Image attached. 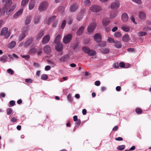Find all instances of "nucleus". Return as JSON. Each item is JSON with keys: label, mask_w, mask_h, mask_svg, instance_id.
<instances>
[{"label": "nucleus", "mask_w": 151, "mask_h": 151, "mask_svg": "<svg viewBox=\"0 0 151 151\" xmlns=\"http://www.w3.org/2000/svg\"><path fill=\"white\" fill-rule=\"evenodd\" d=\"M73 22V19L70 17H69L68 18V23L69 24H71Z\"/></svg>", "instance_id": "nucleus-51"}, {"label": "nucleus", "mask_w": 151, "mask_h": 151, "mask_svg": "<svg viewBox=\"0 0 151 151\" xmlns=\"http://www.w3.org/2000/svg\"><path fill=\"white\" fill-rule=\"evenodd\" d=\"M17 119L14 117H13L11 119V121L13 122H17Z\"/></svg>", "instance_id": "nucleus-62"}, {"label": "nucleus", "mask_w": 151, "mask_h": 151, "mask_svg": "<svg viewBox=\"0 0 151 151\" xmlns=\"http://www.w3.org/2000/svg\"><path fill=\"white\" fill-rule=\"evenodd\" d=\"M119 6V4L118 1L112 3L111 5V7L112 9H117Z\"/></svg>", "instance_id": "nucleus-12"}, {"label": "nucleus", "mask_w": 151, "mask_h": 151, "mask_svg": "<svg viewBox=\"0 0 151 151\" xmlns=\"http://www.w3.org/2000/svg\"><path fill=\"white\" fill-rule=\"evenodd\" d=\"M107 41L108 42L111 43L115 42V41L114 40L113 38L110 37H109L108 38Z\"/></svg>", "instance_id": "nucleus-44"}, {"label": "nucleus", "mask_w": 151, "mask_h": 151, "mask_svg": "<svg viewBox=\"0 0 151 151\" xmlns=\"http://www.w3.org/2000/svg\"><path fill=\"white\" fill-rule=\"evenodd\" d=\"M125 65L124 63L122 62H121L119 63V66L121 68H125Z\"/></svg>", "instance_id": "nucleus-55"}, {"label": "nucleus", "mask_w": 151, "mask_h": 151, "mask_svg": "<svg viewBox=\"0 0 151 151\" xmlns=\"http://www.w3.org/2000/svg\"><path fill=\"white\" fill-rule=\"evenodd\" d=\"M147 33L145 32H139L138 33V35L139 36H145L147 35Z\"/></svg>", "instance_id": "nucleus-39"}, {"label": "nucleus", "mask_w": 151, "mask_h": 151, "mask_svg": "<svg viewBox=\"0 0 151 151\" xmlns=\"http://www.w3.org/2000/svg\"><path fill=\"white\" fill-rule=\"evenodd\" d=\"M10 32L8 31V28L6 27L2 28L1 31V35H4L5 38H7L10 35Z\"/></svg>", "instance_id": "nucleus-4"}, {"label": "nucleus", "mask_w": 151, "mask_h": 151, "mask_svg": "<svg viewBox=\"0 0 151 151\" xmlns=\"http://www.w3.org/2000/svg\"><path fill=\"white\" fill-rule=\"evenodd\" d=\"M67 97L68 100L70 101H71L73 100L71 95L70 94H68L67 95Z\"/></svg>", "instance_id": "nucleus-49"}, {"label": "nucleus", "mask_w": 151, "mask_h": 151, "mask_svg": "<svg viewBox=\"0 0 151 151\" xmlns=\"http://www.w3.org/2000/svg\"><path fill=\"white\" fill-rule=\"evenodd\" d=\"M26 35L25 33H22L21 34L19 37L18 40L19 41H22L25 37Z\"/></svg>", "instance_id": "nucleus-31"}, {"label": "nucleus", "mask_w": 151, "mask_h": 151, "mask_svg": "<svg viewBox=\"0 0 151 151\" xmlns=\"http://www.w3.org/2000/svg\"><path fill=\"white\" fill-rule=\"evenodd\" d=\"M96 27V24L95 23H92L88 26V31L89 32H92L94 30Z\"/></svg>", "instance_id": "nucleus-8"}, {"label": "nucleus", "mask_w": 151, "mask_h": 151, "mask_svg": "<svg viewBox=\"0 0 151 151\" xmlns=\"http://www.w3.org/2000/svg\"><path fill=\"white\" fill-rule=\"evenodd\" d=\"M114 35L115 37L118 38L122 36L121 33L119 32H116Z\"/></svg>", "instance_id": "nucleus-38"}, {"label": "nucleus", "mask_w": 151, "mask_h": 151, "mask_svg": "<svg viewBox=\"0 0 151 151\" xmlns=\"http://www.w3.org/2000/svg\"><path fill=\"white\" fill-rule=\"evenodd\" d=\"M48 76L46 74H43L41 76V78L43 80H46L48 78Z\"/></svg>", "instance_id": "nucleus-43"}, {"label": "nucleus", "mask_w": 151, "mask_h": 151, "mask_svg": "<svg viewBox=\"0 0 151 151\" xmlns=\"http://www.w3.org/2000/svg\"><path fill=\"white\" fill-rule=\"evenodd\" d=\"M83 51L85 53H88L89 51H90L89 48L87 47H84L82 48Z\"/></svg>", "instance_id": "nucleus-32"}, {"label": "nucleus", "mask_w": 151, "mask_h": 151, "mask_svg": "<svg viewBox=\"0 0 151 151\" xmlns=\"http://www.w3.org/2000/svg\"><path fill=\"white\" fill-rule=\"evenodd\" d=\"M66 22L65 20L63 21L61 26V27L62 29H63L65 27V24H66Z\"/></svg>", "instance_id": "nucleus-45"}, {"label": "nucleus", "mask_w": 151, "mask_h": 151, "mask_svg": "<svg viewBox=\"0 0 151 151\" xmlns=\"http://www.w3.org/2000/svg\"><path fill=\"white\" fill-rule=\"evenodd\" d=\"M33 39L32 38L28 39L25 42L24 46L25 47H27L32 45L33 42Z\"/></svg>", "instance_id": "nucleus-9"}, {"label": "nucleus", "mask_w": 151, "mask_h": 151, "mask_svg": "<svg viewBox=\"0 0 151 151\" xmlns=\"http://www.w3.org/2000/svg\"><path fill=\"white\" fill-rule=\"evenodd\" d=\"M61 39V36L60 35H58L55 40L54 42L56 44L60 43V41Z\"/></svg>", "instance_id": "nucleus-23"}, {"label": "nucleus", "mask_w": 151, "mask_h": 151, "mask_svg": "<svg viewBox=\"0 0 151 151\" xmlns=\"http://www.w3.org/2000/svg\"><path fill=\"white\" fill-rule=\"evenodd\" d=\"M57 45L55 46V49L58 52L61 51L63 49V45L61 43H59L56 44Z\"/></svg>", "instance_id": "nucleus-13"}, {"label": "nucleus", "mask_w": 151, "mask_h": 151, "mask_svg": "<svg viewBox=\"0 0 151 151\" xmlns=\"http://www.w3.org/2000/svg\"><path fill=\"white\" fill-rule=\"evenodd\" d=\"M102 24L104 26H106L109 24L110 21L107 19H104L102 22Z\"/></svg>", "instance_id": "nucleus-24"}, {"label": "nucleus", "mask_w": 151, "mask_h": 151, "mask_svg": "<svg viewBox=\"0 0 151 151\" xmlns=\"http://www.w3.org/2000/svg\"><path fill=\"white\" fill-rule=\"evenodd\" d=\"M139 16L141 19H145L146 15L145 13L142 12H140L139 13Z\"/></svg>", "instance_id": "nucleus-25"}, {"label": "nucleus", "mask_w": 151, "mask_h": 151, "mask_svg": "<svg viewBox=\"0 0 151 151\" xmlns=\"http://www.w3.org/2000/svg\"><path fill=\"white\" fill-rule=\"evenodd\" d=\"M113 67L115 68H118L119 66V64L118 62H116L113 65Z\"/></svg>", "instance_id": "nucleus-50"}, {"label": "nucleus", "mask_w": 151, "mask_h": 151, "mask_svg": "<svg viewBox=\"0 0 151 151\" xmlns=\"http://www.w3.org/2000/svg\"><path fill=\"white\" fill-rule=\"evenodd\" d=\"M12 0H8L2 10L0 8V16L3 15L5 12L6 14H9L12 12L15 8L14 5L12 6Z\"/></svg>", "instance_id": "nucleus-1"}, {"label": "nucleus", "mask_w": 151, "mask_h": 151, "mask_svg": "<svg viewBox=\"0 0 151 151\" xmlns=\"http://www.w3.org/2000/svg\"><path fill=\"white\" fill-rule=\"evenodd\" d=\"M40 17L39 16H36L35 17L34 20V22L35 24L38 23L40 21Z\"/></svg>", "instance_id": "nucleus-33"}, {"label": "nucleus", "mask_w": 151, "mask_h": 151, "mask_svg": "<svg viewBox=\"0 0 151 151\" xmlns=\"http://www.w3.org/2000/svg\"><path fill=\"white\" fill-rule=\"evenodd\" d=\"M7 58L6 55H3L0 58V60L2 62L5 63L6 61Z\"/></svg>", "instance_id": "nucleus-26"}, {"label": "nucleus", "mask_w": 151, "mask_h": 151, "mask_svg": "<svg viewBox=\"0 0 151 151\" xmlns=\"http://www.w3.org/2000/svg\"><path fill=\"white\" fill-rule=\"evenodd\" d=\"M130 40L129 36L128 34H126L123 36L122 40L124 42H128Z\"/></svg>", "instance_id": "nucleus-18"}, {"label": "nucleus", "mask_w": 151, "mask_h": 151, "mask_svg": "<svg viewBox=\"0 0 151 151\" xmlns=\"http://www.w3.org/2000/svg\"><path fill=\"white\" fill-rule=\"evenodd\" d=\"M135 112L137 114H140L142 113V110L141 108H137L135 109Z\"/></svg>", "instance_id": "nucleus-36"}, {"label": "nucleus", "mask_w": 151, "mask_h": 151, "mask_svg": "<svg viewBox=\"0 0 151 151\" xmlns=\"http://www.w3.org/2000/svg\"><path fill=\"white\" fill-rule=\"evenodd\" d=\"M115 139L117 141H122L123 140V138L120 137H118L116 138Z\"/></svg>", "instance_id": "nucleus-64"}, {"label": "nucleus", "mask_w": 151, "mask_h": 151, "mask_svg": "<svg viewBox=\"0 0 151 151\" xmlns=\"http://www.w3.org/2000/svg\"><path fill=\"white\" fill-rule=\"evenodd\" d=\"M23 11L22 9H19L14 15V17L15 18H16L19 16L21 15Z\"/></svg>", "instance_id": "nucleus-19"}, {"label": "nucleus", "mask_w": 151, "mask_h": 151, "mask_svg": "<svg viewBox=\"0 0 151 151\" xmlns=\"http://www.w3.org/2000/svg\"><path fill=\"white\" fill-rule=\"evenodd\" d=\"M6 113L8 115H10L12 111V109L11 108H9L6 110Z\"/></svg>", "instance_id": "nucleus-40"}, {"label": "nucleus", "mask_w": 151, "mask_h": 151, "mask_svg": "<svg viewBox=\"0 0 151 151\" xmlns=\"http://www.w3.org/2000/svg\"><path fill=\"white\" fill-rule=\"evenodd\" d=\"M87 54L90 56H93L96 55V52L94 50L90 49V51H89L88 53Z\"/></svg>", "instance_id": "nucleus-29"}, {"label": "nucleus", "mask_w": 151, "mask_h": 151, "mask_svg": "<svg viewBox=\"0 0 151 151\" xmlns=\"http://www.w3.org/2000/svg\"><path fill=\"white\" fill-rule=\"evenodd\" d=\"M51 69L50 66L49 65H47L45 67V70L46 71L50 70Z\"/></svg>", "instance_id": "nucleus-57"}, {"label": "nucleus", "mask_w": 151, "mask_h": 151, "mask_svg": "<svg viewBox=\"0 0 151 151\" xmlns=\"http://www.w3.org/2000/svg\"><path fill=\"white\" fill-rule=\"evenodd\" d=\"M125 147V146L124 145H120L117 147V149L119 150H124Z\"/></svg>", "instance_id": "nucleus-42"}, {"label": "nucleus", "mask_w": 151, "mask_h": 151, "mask_svg": "<svg viewBox=\"0 0 151 151\" xmlns=\"http://www.w3.org/2000/svg\"><path fill=\"white\" fill-rule=\"evenodd\" d=\"M50 39V36L48 35H45L43 37L42 41V43L43 44H45L47 43Z\"/></svg>", "instance_id": "nucleus-6"}, {"label": "nucleus", "mask_w": 151, "mask_h": 151, "mask_svg": "<svg viewBox=\"0 0 151 151\" xmlns=\"http://www.w3.org/2000/svg\"><path fill=\"white\" fill-rule=\"evenodd\" d=\"M121 29L125 32H129L130 31L129 27L127 26H122L121 27Z\"/></svg>", "instance_id": "nucleus-22"}, {"label": "nucleus", "mask_w": 151, "mask_h": 151, "mask_svg": "<svg viewBox=\"0 0 151 151\" xmlns=\"http://www.w3.org/2000/svg\"><path fill=\"white\" fill-rule=\"evenodd\" d=\"M128 16L126 13H124L122 14L121 16V19L123 22H127L128 21Z\"/></svg>", "instance_id": "nucleus-11"}, {"label": "nucleus", "mask_w": 151, "mask_h": 151, "mask_svg": "<svg viewBox=\"0 0 151 151\" xmlns=\"http://www.w3.org/2000/svg\"><path fill=\"white\" fill-rule=\"evenodd\" d=\"M101 52L104 54H107L109 52V50L107 48H104L100 49Z\"/></svg>", "instance_id": "nucleus-27"}, {"label": "nucleus", "mask_w": 151, "mask_h": 151, "mask_svg": "<svg viewBox=\"0 0 151 151\" xmlns=\"http://www.w3.org/2000/svg\"><path fill=\"white\" fill-rule=\"evenodd\" d=\"M83 4L86 6H89L91 4V1L89 0H86L84 1Z\"/></svg>", "instance_id": "nucleus-34"}, {"label": "nucleus", "mask_w": 151, "mask_h": 151, "mask_svg": "<svg viewBox=\"0 0 151 151\" xmlns=\"http://www.w3.org/2000/svg\"><path fill=\"white\" fill-rule=\"evenodd\" d=\"M16 42L14 41L11 42L8 45V47L9 48H12L15 46Z\"/></svg>", "instance_id": "nucleus-28"}, {"label": "nucleus", "mask_w": 151, "mask_h": 151, "mask_svg": "<svg viewBox=\"0 0 151 151\" xmlns=\"http://www.w3.org/2000/svg\"><path fill=\"white\" fill-rule=\"evenodd\" d=\"M90 9L93 12H97L101 11V8L99 6L94 5L90 8Z\"/></svg>", "instance_id": "nucleus-5"}, {"label": "nucleus", "mask_w": 151, "mask_h": 151, "mask_svg": "<svg viewBox=\"0 0 151 151\" xmlns=\"http://www.w3.org/2000/svg\"><path fill=\"white\" fill-rule=\"evenodd\" d=\"M118 29V28L116 27H113L112 29V31L113 32H114L116 31Z\"/></svg>", "instance_id": "nucleus-63"}, {"label": "nucleus", "mask_w": 151, "mask_h": 151, "mask_svg": "<svg viewBox=\"0 0 151 151\" xmlns=\"http://www.w3.org/2000/svg\"><path fill=\"white\" fill-rule=\"evenodd\" d=\"M33 65L36 67H39L40 66L39 64L38 63L36 62L34 63Z\"/></svg>", "instance_id": "nucleus-59"}, {"label": "nucleus", "mask_w": 151, "mask_h": 151, "mask_svg": "<svg viewBox=\"0 0 151 151\" xmlns=\"http://www.w3.org/2000/svg\"><path fill=\"white\" fill-rule=\"evenodd\" d=\"M127 50L129 52H133L135 51V49L133 48H129Z\"/></svg>", "instance_id": "nucleus-60"}, {"label": "nucleus", "mask_w": 151, "mask_h": 151, "mask_svg": "<svg viewBox=\"0 0 151 151\" xmlns=\"http://www.w3.org/2000/svg\"><path fill=\"white\" fill-rule=\"evenodd\" d=\"M56 17L55 16H53L48 21L47 24H50V23L52 22L53 20Z\"/></svg>", "instance_id": "nucleus-41"}, {"label": "nucleus", "mask_w": 151, "mask_h": 151, "mask_svg": "<svg viewBox=\"0 0 151 151\" xmlns=\"http://www.w3.org/2000/svg\"><path fill=\"white\" fill-rule=\"evenodd\" d=\"M48 6V4L46 1H42L40 4L38 8V10L40 12L45 11Z\"/></svg>", "instance_id": "nucleus-2"}, {"label": "nucleus", "mask_w": 151, "mask_h": 151, "mask_svg": "<svg viewBox=\"0 0 151 151\" xmlns=\"http://www.w3.org/2000/svg\"><path fill=\"white\" fill-rule=\"evenodd\" d=\"M114 46L116 48H121L122 47V45L121 42L120 41H115V42H114Z\"/></svg>", "instance_id": "nucleus-21"}, {"label": "nucleus", "mask_w": 151, "mask_h": 151, "mask_svg": "<svg viewBox=\"0 0 151 151\" xmlns=\"http://www.w3.org/2000/svg\"><path fill=\"white\" fill-rule=\"evenodd\" d=\"M44 51L47 54L50 53L51 52V48L47 45H45L43 48Z\"/></svg>", "instance_id": "nucleus-14"}, {"label": "nucleus", "mask_w": 151, "mask_h": 151, "mask_svg": "<svg viewBox=\"0 0 151 151\" xmlns=\"http://www.w3.org/2000/svg\"><path fill=\"white\" fill-rule=\"evenodd\" d=\"M29 1V0H22L21 2L22 6H24L28 4Z\"/></svg>", "instance_id": "nucleus-37"}, {"label": "nucleus", "mask_w": 151, "mask_h": 151, "mask_svg": "<svg viewBox=\"0 0 151 151\" xmlns=\"http://www.w3.org/2000/svg\"><path fill=\"white\" fill-rule=\"evenodd\" d=\"M25 82L27 83H31L33 82V80L31 78H27L25 79Z\"/></svg>", "instance_id": "nucleus-46"}, {"label": "nucleus", "mask_w": 151, "mask_h": 151, "mask_svg": "<svg viewBox=\"0 0 151 151\" xmlns=\"http://www.w3.org/2000/svg\"><path fill=\"white\" fill-rule=\"evenodd\" d=\"M78 7V6L76 3L72 4L70 6V11L71 12H73L76 11Z\"/></svg>", "instance_id": "nucleus-15"}, {"label": "nucleus", "mask_w": 151, "mask_h": 151, "mask_svg": "<svg viewBox=\"0 0 151 151\" xmlns=\"http://www.w3.org/2000/svg\"><path fill=\"white\" fill-rule=\"evenodd\" d=\"M72 36L71 34H69L65 35L63 39V43L65 44L68 43L71 41Z\"/></svg>", "instance_id": "nucleus-3"}, {"label": "nucleus", "mask_w": 151, "mask_h": 151, "mask_svg": "<svg viewBox=\"0 0 151 151\" xmlns=\"http://www.w3.org/2000/svg\"><path fill=\"white\" fill-rule=\"evenodd\" d=\"M45 32L44 30H40L37 33L36 36V39L37 40H40L44 35Z\"/></svg>", "instance_id": "nucleus-10"}, {"label": "nucleus", "mask_w": 151, "mask_h": 151, "mask_svg": "<svg viewBox=\"0 0 151 151\" xmlns=\"http://www.w3.org/2000/svg\"><path fill=\"white\" fill-rule=\"evenodd\" d=\"M35 2L34 1H31L29 3V10L32 9L35 6Z\"/></svg>", "instance_id": "nucleus-20"}, {"label": "nucleus", "mask_w": 151, "mask_h": 151, "mask_svg": "<svg viewBox=\"0 0 151 151\" xmlns=\"http://www.w3.org/2000/svg\"><path fill=\"white\" fill-rule=\"evenodd\" d=\"M7 72L11 75H13L14 73V71L11 69L9 68L7 70Z\"/></svg>", "instance_id": "nucleus-48"}, {"label": "nucleus", "mask_w": 151, "mask_h": 151, "mask_svg": "<svg viewBox=\"0 0 151 151\" xmlns=\"http://www.w3.org/2000/svg\"><path fill=\"white\" fill-rule=\"evenodd\" d=\"M37 51V50L35 47H33L30 50V52L31 53H34L36 52Z\"/></svg>", "instance_id": "nucleus-47"}, {"label": "nucleus", "mask_w": 151, "mask_h": 151, "mask_svg": "<svg viewBox=\"0 0 151 151\" xmlns=\"http://www.w3.org/2000/svg\"><path fill=\"white\" fill-rule=\"evenodd\" d=\"M76 122V125L79 126L81 124V121L80 119H78Z\"/></svg>", "instance_id": "nucleus-54"}, {"label": "nucleus", "mask_w": 151, "mask_h": 151, "mask_svg": "<svg viewBox=\"0 0 151 151\" xmlns=\"http://www.w3.org/2000/svg\"><path fill=\"white\" fill-rule=\"evenodd\" d=\"M133 1L136 2L137 3L140 4L142 3L141 0H132Z\"/></svg>", "instance_id": "nucleus-53"}, {"label": "nucleus", "mask_w": 151, "mask_h": 151, "mask_svg": "<svg viewBox=\"0 0 151 151\" xmlns=\"http://www.w3.org/2000/svg\"><path fill=\"white\" fill-rule=\"evenodd\" d=\"M15 104V102L14 101L12 100L9 102L10 104L12 106H14Z\"/></svg>", "instance_id": "nucleus-58"}, {"label": "nucleus", "mask_w": 151, "mask_h": 151, "mask_svg": "<svg viewBox=\"0 0 151 151\" xmlns=\"http://www.w3.org/2000/svg\"><path fill=\"white\" fill-rule=\"evenodd\" d=\"M95 84L96 86H99L100 85V82L99 81H96L95 83Z\"/></svg>", "instance_id": "nucleus-61"}, {"label": "nucleus", "mask_w": 151, "mask_h": 151, "mask_svg": "<svg viewBox=\"0 0 151 151\" xmlns=\"http://www.w3.org/2000/svg\"><path fill=\"white\" fill-rule=\"evenodd\" d=\"M48 63L50 64L52 67H54L55 65V63L50 60L48 61Z\"/></svg>", "instance_id": "nucleus-52"}, {"label": "nucleus", "mask_w": 151, "mask_h": 151, "mask_svg": "<svg viewBox=\"0 0 151 151\" xmlns=\"http://www.w3.org/2000/svg\"><path fill=\"white\" fill-rule=\"evenodd\" d=\"M69 58V55H66L61 57L59 60V61L60 62H64L67 61Z\"/></svg>", "instance_id": "nucleus-17"}, {"label": "nucleus", "mask_w": 151, "mask_h": 151, "mask_svg": "<svg viewBox=\"0 0 151 151\" xmlns=\"http://www.w3.org/2000/svg\"><path fill=\"white\" fill-rule=\"evenodd\" d=\"M84 29L85 27L83 26H82L80 27L77 32V35L78 36L81 35L82 34Z\"/></svg>", "instance_id": "nucleus-16"}, {"label": "nucleus", "mask_w": 151, "mask_h": 151, "mask_svg": "<svg viewBox=\"0 0 151 151\" xmlns=\"http://www.w3.org/2000/svg\"><path fill=\"white\" fill-rule=\"evenodd\" d=\"M31 17L30 16H27L25 21V24L27 25L29 24L31 22Z\"/></svg>", "instance_id": "nucleus-30"}, {"label": "nucleus", "mask_w": 151, "mask_h": 151, "mask_svg": "<svg viewBox=\"0 0 151 151\" xmlns=\"http://www.w3.org/2000/svg\"><path fill=\"white\" fill-rule=\"evenodd\" d=\"M94 38L95 41L97 42H100L101 40V35L99 33H97L94 35Z\"/></svg>", "instance_id": "nucleus-7"}, {"label": "nucleus", "mask_w": 151, "mask_h": 151, "mask_svg": "<svg viewBox=\"0 0 151 151\" xmlns=\"http://www.w3.org/2000/svg\"><path fill=\"white\" fill-rule=\"evenodd\" d=\"M22 57L27 60L30 57L28 55H22Z\"/></svg>", "instance_id": "nucleus-56"}, {"label": "nucleus", "mask_w": 151, "mask_h": 151, "mask_svg": "<svg viewBox=\"0 0 151 151\" xmlns=\"http://www.w3.org/2000/svg\"><path fill=\"white\" fill-rule=\"evenodd\" d=\"M117 14V12H111L110 14V18L112 19L115 17Z\"/></svg>", "instance_id": "nucleus-35"}]
</instances>
